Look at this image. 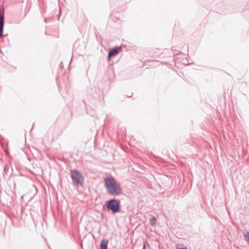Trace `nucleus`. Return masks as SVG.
<instances>
[{"label": "nucleus", "instance_id": "423d86ee", "mask_svg": "<svg viewBox=\"0 0 249 249\" xmlns=\"http://www.w3.org/2000/svg\"><path fill=\"white\" fill-rule=\"evenodd\" d=\"M108 240L103 239L100 243V249H107Z\"/></svg>", "mask_w": 249, "mask_h": 249}, {"label": "nucleus", "instance_id": "20e7f679", "mask_svg": "<svg viewBox=\"0 0 249 249\" xmlns=\"http://www.w3.org/2000/svg\"><path fill=\"white\" fill-rule=\"evenodd\" d=\"M4 11L0 9V37L3 36Z\"/></svg>", "mask_w": 249, "mask_h": 249}, {"label": "nucleus", "instance_id": "7ed1b4c3", "mask_svg": "<svg viewBox=\"0 0 249 249\" xmlns=\"http://www.w3.org/2000/svg\"><path fill=\"white\" fill-rule=\"evenodd\" d=\"M106 206L108 211H111L113 213H116L120 212V200L115 198L110 199L106 201Z\"/></svg>", "mask_w": 249, "mask_h": 249}, {"label": "nucleus", "instance_id": "9d476101", "mask_svg": "<svg viewBox=\"0 0 249 249\" xmlns=\"http://www.w3.org/2000/svg\"><path fill=\"white\" fill-rule=\"evenodd\" d=\"M60 16V13H59V15H58V18L59 19V17Z\"/></svg>", "mask_w": 249, "mask_h": 249}, {"label": "nucleus", "instance_id": "39448f33", "mask_svg": "<svg viewBox=\"0 0 249 249\" xmlns=\"http://www.w3.org/2000/svg\"><path fill=\"white\" fill-rule=\"evenodd\" d=\"M120 50V47L117 46H116L115 48L111 49L108 53V59L109 60L110 58L116 55L119 53Z\"/></svg>", "mask_w": 249, "mask_h": 249}, {"label": "nucleus", "instance_id": "f257e3e1", "mask_svg": "<svg viewBox=\"0 0 249 249\" xmlns=\"http://www.w3.org/2000/svg\"><path fill=\"white\" fill-rule=\"evenodd\" d=\"M104 181L107 194L117 196L121 194V187L113 176H109L105 178Z\"/></svg>", "mask_w": 249, "mask_h": 249}, {"label": "nucleus", "instance_id": "6e6552de", "mask_svg": "<svg viewBox=\"0 0 249 249\" xmlns=\"http://www.w3.org/2000/svg\"><path fill=\"white\" fill-rule=\"evenodd\" d=\"M177 249H188V248L187 247H181V248L178 247Z\"/></svg>", "mask_w": 249, "mask_h": 249}, {"label": "nucleus", "instance_id": "0eeeda50", "mask_svg": "<svg viewBox=\"0 0 249 249\" xmlns=\"http://www.w3.org/2000/svg\"><path fill=\"white\" fill-rule=\"evenodd\" d=\"M156 224V218L155 217H153L150 219V224L151 226H154Z\"/></svg>", "mask_w": 249, "mask_h": 249}, {"label": "nucleus", "instance_id": "1a4fd4ad", "mask_svg": "<svg viewBox=\"0 0 249 249\" xmlns=\"http://www.w3.org/2000/svg\"><path fill=\"white\" fill-rule=\"evenodd\" d=\"M142 249H146V244L143 245Z\"/></svg>", "mask_w": 249, "mask_h": 249}, {"label": "nucleus", "instance_id": "f03ea898", "mask_svg": "<svg viewBox=\"0 0 249 249\" xmlns=\"http://www.w3.org/2000/svg\"><path fill=\"white\" fill-rule=\"evenodd\" d=\"M71 177L74 186H83L84 176L77 169L71 170Z\"/></svg>", "mask_w": 249, "mask_h": 249}]
</instances>
